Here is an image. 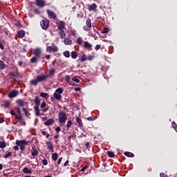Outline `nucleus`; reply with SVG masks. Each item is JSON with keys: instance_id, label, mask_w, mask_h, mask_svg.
<instances>
[{"instance_id": "69168bd1", "label": "nucleus", "mask_w": 177, "mask_h": 177, "mask_svg": "<svg viewBox=\"0 0 177 177\" xmlns=\"http://www.w3.org/2000/svg\"><path fill=\"white\" fill-rule=\"evenodd\" d=\"M86 147L87 149H90V144L88 142L86 143Z\"/></svg>"}, {"instance_id": "ddd939ff", "label": "nucleus", "mask_w": 177, "mask_h": 177, "mask_svg": "<svg viewBox=\"0 0 177 177\" xmlns=\"http://www.w3.org/2000/svg\"><path fill=\"white\" fill-rule=\"evenodd\" d=\"M54 123H55V120L53 119L50 118L44 122V125L49 127V126L53 125Z\"/></svg>"}, {"instance_id": "2eb2a0df", "label": "nucleus", "mask_w": 177, "mask_h": 177, "mask_svg": "<svg viewBox=\"0 0 177 177\" xmlns=\"http://www.w3.org/2000/svg\"><path fill=\"white\" fill-rule=\"evenodd\" d=\"M97 8V6L95 3H93L92 5H89L88 7V10L89 11H95Z\"/></svg>"}, {"instance_id": "c756f323", "label": "nucleus", "mask_w": 177, "mask_h": 177, "mask_svg": "<svg viewBox=\"0 0 177 177\" xmlns=\"http://www.w3.org/2000/svg\"><path fill=\"white\" fill-rule=\"evenodd\" d=\"M107 155L109 158H111L115 157V153L113 151H107Z\"/></svg>"}, {"instance_id": "0eeeda50", "label": "nucleus", "mask_w": 177, "mask_h": 177, "mask_svg": "<svg viewBox=\"0 0 177 177\" xmlns=\"http://www.w3.org/2000/svg\"><path fill=\"white\" fill-rule=\"evenodd\" d=\"M9 75L12 78H22V76L19 73V71H18L17 68H16V71L15 72H10L9 73Z\"/></svg>"}, {"instance_id": "bf43d9fd", "label": "nucleus", "mask_w": 177, "mask_h": 177, "mask_svg": "<svg viewBox=\"0 0 177 177\" xmlns=\"http://www.w3.org/2000/svg\"><path fill=\"white\" fill-rule=\"evenodd\" d=\"M56 131L57 132V134H58L59 132L61 131V127H57L56 128Z\"/></svg>"}, {"instance_id": "4be33fe9", "label": "nucleus", "mask_w": 177, "mask_h": 177, "mask_svg": "<svg viewBox=\"0 0 177 177\" xmlns=\"http://www.w3.org/2000/svg\"><path fill=\"white\" fill-rule=\"evenodd\" d=\"M124 156H126L128 158H134L135 157L134 154L129 151H125Z\"/></svg>"}, {"instance_id": "ea45409f", "label": "nucleus", "mask_w": 177, "mask_h": 177, "mask_svg": "<svg viewBox=\"0 0 177 177\" xmlns=\"http://www.w3.org/2000/svg\"><path fill=\"white\" fill-rule=\"evenodd\" d=\"M109 32V28L105 27L102 30V33L104 34V33H108Z\"/></svg>"}, {"instance_id": "603ef678", "label": "nucleus", "mask_w": 177, "mask_h": 177, "mask_svg": "<svg viewBox=\"0 0 177 177\" xmlns=\"http://www.w3.org/2000/svg\"><path fill=\"white\" fill-rule=\"evenodd\" d=\"M66 82H70L71 77L69 75L66 76Z\"/></svg>"}, {"instance_id": "58836bf2", "label": "nucleus", "mask_w": 177, "mask_h": 177, "mask_svg": "<svg viewBox=\"0 0 177 177\" xmlns=\"http://www.w3.org/2000/svg\"><path fill=\"white\" fill-rule=\"evenodd\" d=\"M39 152L37 149H34V151L31 153V156L35 157L38 155Z\"/></svg>"}, {"instance_id": "f704fd0d", "label": "nucleus", "mask_w": 177, "mask_h": 177, "mask_svg": "<svg viewBox=\"0 0 177 177\" xmlns=\"http://www.w3.org/2000/svg\"><path fill=\"white\" fill-rule=\"evenodd\" d=\"M57 158H58V154H57V153H54L52 155V159H53V160L56 161V160H57Z\"/></svg>"}, {"instance_id": "864d4df0", "label": "nucleus", "mask_w": 177, "mask_h": 177, "mask_svg": "<svg viewBox=\"0 0 177 177\" xmlns=\"http://www.w3.org/2000/svg\"><path fill=\"white\" fill-rule=\"evenodd\" d=\"M15 26L18 27L19 28H22L23 25H21L20 23L15 24Z\"/></svg>"}, {"instance_id": "9d476101", "label": "nucleus", "mask_w": 177, "mask_h": 177, "mask_svg": "<svg viewBox=\"0 0 177 177\" xmlns=\"http://www.w3.org/2000/svg\"><path fill=\"white\" fill-rule=\"evenodd\" d=\"M41 108L42 109V112L44 113H46L49 109V106L46 104L45 102H42V104H41Z\"/></svg>"}, {"instance_id": "6e6552de", "label": "nucleus", "mask_w": 177, "mask_h": 177, "mask_svg": "<svg viewBox=\"0 0 177 177\" xmlns=\"http://www.w3.org/2000/svg\"><path fill=\"white\" fill-rule=\"evenodd\" d=\"M33 55L36 57H39L40 59V56L41 55V50L40 48H37L33 50Z\"/></svg>"}, {"instance_id": "a878e982", "label": "nucleus", "mask_w": 177, "mask_h": 177, "mask_svg": "<svg viewBox=\"0 0 177 177\" xmlns=\"http://www.w3.org/2000/svg\"><path fill=\"white\" fill-rule=\"evenodd\" d=\"M23 172L24 174H32V171L30 169H29L28 167H24L23 169Z\"/></svg>"}, {"instance_id": "20e7f679", "label": "nucleus", "mask_w": 177, "mask_h": 177, "mask_svg": "<svg viewBox=\"0 0 177 177\" xmlns=\"http://www.w3.org/2000/svg\"><path fill=\"white\" fill-rule=\"evenodd\" d=\"M63 92L64 89L62 87L57 88L53 93V97L57 101L61 100L62 97V93H63Z\"/></svg>"}, {"instance_id": "e433bc0d", "label": "nucleus", "mask_w": 177, "mask_h": 177, "mask_svg": "<svg viewBox=\"0 0 177 177\" xmlns=\"http://www.w3.org/2000/svg\"><path fill=\"white\" fill-rule=\"evenodd\" d=\"M15 119H17L19 122H21L22 121L21 114L16 115Z\"/></svg>"}, {"instance_id": "e2e57ef3", "label": "nucleus", "mask_w": 177, "mask_h": 177, "mask_svg": "<svg viewBox=\"0 0 177 177\" xmlns=\"http://www.w3.org/2000/svg\"><path fill=\"white\" fill-rule=\"evenodd\" d=\"M13 150L18 151L19 150V147L17 145V146H14L13 147Z\"/></svg>"}, {"instance_id": "338daca9", "label": "nucleus", "mask_w": 177, "mask_h": 177, "mask_svg": "<svg viewBox=\"0 0 177 177\" xmlns=\"http://www.w3.org/2000/svg\"><path fill=\"white\" fill-rule=\"evenodd\" d=\"M83 28L85 31H87V32L90 30V29L88 28H87L86 26H84Z\"/></svg>"}, {"instance_id": "b1692460", "label": "nucleus", "mask_w": 177, "mask_h": 177, "mask_svg": "<svg viewBox=\"0 0 177 177\" xmlns=\"http://www.w3.org/2000/svg\"><path fill=\"white\" fill-rule=\"evenodd\" d=\"M46 145H47L48 149H49V150H50V151L53 150V144H52L50 141L47 142L46 143Z\"/></svg>"}, {"instance_id": "13d9d810", "label": "nucleus", "mask_w": 177, "mask_h": 177, "mask_svg": "<svg viewBox=\"0 0 177 177\" xmlns=\"http://www.w3.org/2000/svg\"><path fill=\"white\" fill-rule=\"evenodd\" d=\"M160 177H169V176H167V174H164V173H161L160 174Z\"/></svg>"}, {"instance_id": "dca6fc26", "label": "nucleus", "mask_w": 177, "mask_h": 177, "mask_svg": "<svg viewBox=\"0 0 177 177\" xmlns=\"http://www.w3.org/2000/svg\"><path fill=\"white\" fill-rule=\"evenodd\" d=\"M47 14L53 19H55L57 17L56 14L52 10H47Z\"/></svg>"}, {"instance_id": "c03bdc74", "label": "nucleus", "mask_w": 177, "mask_h": 177, "mask_svg": "<svg viewBox=\"0 0 177 177\" xmlns=\"http://www.w3.org/2000/svg\"><path fill=\"white\" fill-rule=\"evenodd\" d=\"M3 44H4V41H1L0 39V48L1 49L3 50L4 49V46H3Z\"/></svg>"}, {"instance_id": "680f3d73", "label": "nucleus", "mask_w": 177, "mask_h": 177, "mask_svg": "<svg viewBox=\"0 0 177 177\" xmlns=\"http://www.w3.org/2000/svg\"><path fill=\"white\" fill-rule=\"evenodd\" d=\"M87 168V166H85L84 167L82 168V169L80 170L81 172H84Z\"/></svg>"}, {"instance_id": "7ed1b4c3", "label": "nucleus", "mask_w": 177, "mask_h": 177, "mask_svg": "<svg viewBox=\"0 0 177 177\" xmlns=\"http://www.w3.org/2000/svg\"><path fill=\"white\" fill-rule=\"evenodd\" d=\"M28 144L29 141H27L26 140H17L15 142V145L20 147V151H21V152L25 151V147L26 146H28Z\"/></svg>"}, {"instance_id": "09e8293b", "label": "nucleus", "mask_w": 177, "mask_h": 177, "mask_svg": "<svg viewBox=\"0 0 177 177\" xmlns=\"http://www.w3.org/2000/svg\"><path fill=\"white\" fill-rule=\"evenodd\" d=\"M42 164H43L44 166H46V165H48V161H47V160H46V159H44V160H42Z\"/></svg>"}, {"instance_id": "a211bd4d", "label": "nucleus", "mask_w": 177, "mask_h": 177, "mask_svg": "<svg viewBox=\"0 0 177 177\" xmlns=\"http://www.w3.org/2000/svg\"><path fill=\"white\" fill-rule=\"evenodd\" d=\"M76 122H77V123L78 124L80 128H83V127H84L82 121V120L80 119V118L76 117Z\"/></svg>"}, {"instance_id": "cd10ccee", "label": "nucleus", "mask_w": 177, "mask_h": 177, "mask_svg": "<svg viewBox=\"0 0 177 177\" xmlns=\"http://www.w3.org/2000/svg\"><path fill=\"white\" fill-rule=\"evenodd\" d=\"M40 96H41V97H44V99H48L49 97V95L47 93H40Z\"/></svg>"}, {"instance_id": "a19ab883", "label": "nucleus", "mask_w": 177, "mask_h": 177, "mask_svg": "<svg viewBox=\"0 0 177 177\" xmlns=\"http://www.w3.org/2000/svg\"><path fill=\"white\" fill-rule=\"evenodd\" d=\"M83 43L82 39L81 37H78L77 39V44L81 45Z\"/></svg>"}, {"instance_id": "412c9836", "label": "nucleus", "mask_w": 177, "mask_h": 177, "mask_svg": "<svg viewBox=\"0 0 177 177\" xmlns=\"http://www.w3.org/2000/svg\"><path fill=\"white\" fill-rule=\"evenodd\" d=\"M34 109L35 111L36 116L39 117L40 115V111L38 106H35Z\"/></svg>"}, {"instance_id": "774afa93", "label": "nucleus", "mask_w": 177, "mask_h": 177, "mask_svg": "<svg viewBox=\"0 0 177 177\" xmlns=\"http://www.w3.org/2000/svg\"><path fill=\"white\" fill-rule=\"evenodd\" d=\"M100 47H101V46L100 45H97L96 46H95V50H99L100 48Z\"/></svg>"}, {"instance_id": "393cba45", "label": "nucleus", "mask_w": 177, "mask_h": 177, "mask_svg": "<svg viewBox=\"0 0 177 177\" xmlns=\"http://www.w3.org/2000/svg\"><path fill=\"white\" fill-rule=\"evenodd\" d=\"M40 99L39 97L36 96L35 98V104H36V106H39L40 105Z\"/></svg>"}, {"instance_id": "6e6d98bb", "label": "nucleus", "mask_w": 177, "mask_h": 177, "mask_svg": "<svg viewBox=\"0 0 177 177\" xmlns=\"http://www.w3.org/2000/svg\"><path fill=\"white\" fill-rule=\"evenodd\" d=\"M93 55H88L87 57V60L91 61V60H93Z\"/></svg>"}, {"instance_id": "37998d69", "label": "nucleus", "mask_w": 177, "mask_h": 177, "mask_svg": "<svg viewBox=\"0 0 177 177\" xmlns=\"http://www.w3.org/2000/svg\"><path fill=\"white\" fill-rule=\"evenodd\" d=\"M86 120L88 121H94L95 120V118L94 116H90L86 118Z\"/></svg>"}, {"instance_id": "4468645a", "label": "nucleus", "mask_w": 177, "mask_h": 177, "mask_svg": "<svg viewBox=\"0 0 177 177\" xmlns=\"http://www.w3.org/2000/svg\"><path fill=\"white\" fill-rule=\"evenodd\" d=\"M84 48H86V49H88V50H93L92 44H91L88 41L84 42Z\"/></svg>"}, {"instance_id": "423d86ee", "label": "nucleus", "mask_w": 177, "mask_h": 177, "mask_svg": "<svg viewBox=\"0 0 177 177\" xmlns=\"http://www.w3.org/2000/svg\"><path fill=\"white\" fill-rule=\"evenodd\" d=\"M49 23L50 21L48 19H44L41 21L40 24L44 30H46L48 28Z\"/></svg>"}, {"instance_id": "f03ea898", "label": "nucleus", "mask_w": 177, "mask_h": 177, "mask_svg": "<svg viewBox=\"0 0 177 177\" xmlns=\"http://www.w3.org/2000/svg\"><path fill=\"white\" fill-rule=\"evenodd\" d=\"M15 102L19 107H22V111L24 112L26 117H28L30 115V113L27 109L28 107V102H24V100L21 99L17 100Z\"/></svg>"}, {"instance_id": "72a5a7b5", "label": "nucleus", "mask_w": 177, "mask_h": 177, "mask_svg": "<svg viewBox=\"0 0 177 177\" xmlns=\"http://www.w3.org/2000/svg\"><path fill=\"white\" fill-rule=\"evenodd\" d=\"M5 66V63L3 61L0 60V70H4Z\"/></svg>"}, {"instance_id": "a18cd8bd", "label": "nucleus", "mask_w": 177, "mask_h": 177, "mask_svg": "<svg viewBox=\"0 0 177 177\" xmlns=\"http://www.w3.org/2000/svg\"><path fill=\"white\" fill-rule=\"evenodd\" d=\"M72 81H74V82H77V84H79L80 82V80L76 77H73Z\"/></svg>"}, {"instance_id": "3c124183", "label": "nucleus", "mask_w": 177, "mask_h": 177, "mask_svg": "<svg viewBox=\"0 0 177 177\" xmlns=\"http://www.w3.org/2000/svg\"><path fill=\"white\" fill-rule=\"evenodd\" d=\"M10 113L12 116H17V114L15 113L14 110H10Z\"/></svg>"}, {"instance_id": "5fc2aeb1", "label": "nucleus", "mask_w": 177, "mask_h": 177, "mask_svg": "<svg viewBox=\"0 0 177 177\" xmlns=\"http://www.w3.org/2000/svg\"><path fill=\"white\" fill-rule=\"evenodd\" d=\"M16 109H17V112L18 115H21V112L20 108L17 107Z\"/></svg>"}, {"instance_id": "39448f33", "label": "nucleus", "mask_w": 177, "mask_h": 177, "mask_svg": "<svg viewBox=\"0 0 177 177\" xmlns=\"http://www.w3.org/2000/svg\"><path fill=\"white\" fill-rule=\"evenodd\" d=\"M58 120L60 124H64L67 120V114L64 111H59L58 114Z\"/></svg>"}, {"instance_id": "1a4fd4ad", "label": "nucleus", "mask_w": 177, "mask_h": 177, "mask_svg": "<svg viewBox=\"0 0 177 177\" xmlns=\"http://www.w3.org/2000/svg\"><path fill=\"white\" fill-rule=\"evenodd\" d=\"M17 95H19V91L17 90H13L9 93L8 97L10 99H12L13 97H16Z\"/></svg>"}, {"instance_id": "052dcab7", "label": "nucleus", "mask_w": 177, "mask_h": 177, "mask_svg": "<svg viewBox=\"0 0 177 177\" xmlns=\"http://www.w3.org/2000/svg\"><path fill=\"white\" fill-rule=\"evenodd\" d=\"M74 91H76V92H80V91H81V88L80 87H76L74 88Z\"/></svg>"}, {"instance_id": "c9c22d12", "label": "nucleus", "mask_w": 177, "mask_h": 177, "mask_svg": "<svg viewBox=\"0 0 177 177\" xmlns=\"http://www.w3.org/2000/svg\"><path fill=\"white\" fill-rule=\"evenodd\" d=\"M73 125V122L71 120H68L66 124L67 130Z\"/></svg>"}, {"instance_id": "f257e3e1", "label": "nucleus", "mask_w": 177, "mask_h": 177, "mask_svg": "<svg viewBox=\"0 0 177 177\" xmlns=\"http://www.w3.org/2000/svg\"><path fill=\"white\" fill-rule=\"evenodd\" d=\"M55 69L52 68L49 71L48 75L42 74L40 75H37L36 77V79H33L30 81V85H33V86H36L37 84L40 82H44V81H47L48 78H52V77L54 75V74H55Z\"/></svg>"}, {"instance_id": "f8f14e48", "label": "nucleus", "mask_w": 177, "mask_h": 177, "mask_svg": "<svg viewBox=\"0 0 177 177\" xmlns=\"http://www.w3.org/2000/svg\"><path fill=\"white\" fill-rule=\"evenodd\" d=\"M46 50L48 53H50L52 51L57 52L58 50V48L57 46H54V47L48 46L46 48Z\"/></svg>"}, {"instance_id": "79ce46f5", "label": "nucleus", "mask_w": 177, "mask_h": 177, "mask_svg": "<svg viewBox=\"0 0 177 177\" xmlns=\"http://www.w3.org/2000/svg\"><path fill=\"white\" fill-rule=\"evenodd\" d=\"M86 60H87V57L86 55H82V58H81V62L82 63H84V62H86Z\"/></svg>"}, {"instance_id": "0e129e2a", "label": "nucleus", "mask_w": 177, "mask_h": 177, "mask_svg": "<svg viewBox=\"0 0 177 177\" xmlns=\"http://www.w3.org/2000/svg\"><path fill=\"white\" fill-rule=\"evenodd\" d=\"M62 161V158H60L59 160H58V162H57V165H59L61 164Z\"/></svg>"}, {"instance_id": "4d7b16f0", "label": "nucleus", "mask_w": 177, "mask_h": 177, "mask_svg": "<svg viewBox=\"0 0 177 177\" xmlns=\"http://www.w3.org/2000/svg\"><path fill=\"white\" fill-rule=\"evenodd\" d=\"M19 123L21 126H24V127L26 126V122L25 121H23V120L19 121Z\"/></svg>"}, {"instance_id": "de8ad7c7", "label": "nucleus", "mask_w": 177, "mask_h": 177, "mask_svg": "<svg viewBox=\"0 0 177 177\" xmlns=\"http://www.w3.org/2000/svg\"><path fill=\"white\" fill-rule=\"evenodd\" d=\"M12 156V152H8L7 154L5 155V158H8L11 157Z\"/></svg>"}, {"instance_id": "bb28decb", "label": "nucleus", "mask_w": 177, "mask_h": 177, "mask_svg": "<svg viewBox=\"0 0 177 177\" xmlns=\"http://www.w3.org/2000/svg\"><path fill=\"white\" fill-rule=\"evenodd\" d=\"M77 56H78V54H77V53L76 51H72L71 52V57H72V59H77Z\"/></svg>"}, {"instance_id": "9b49d317", "label": "nucleus", "mask_w": 177, "mask_h": 177, "mask_svg": "<svg viewBox=\"0 0 177 177\" xmlns=\"http://www.w3.org/2000/svg\"><path fill=\"white\" fill-rule=\"evenodd\" d=\"M36 5L39 7L43 8L46 6V3L44 0H36Z\"/></svg>"}, {"instance_id": "4c0bfd02", "label": "nucleus", "mask_w": 177, "mask_h": 177, "mask_svg": "<svg viewBox=\"0 0 177 177\" xmlns=\"http://www.w3.org/2000/svg\"><path fill=\"white\" fill-rule=\"evenodd\" d=\"M64 56H65V57H70V52L68 50H66L63 53Z\"/></svg>"}, {"instance_id": "6ab92c4d", "label": "nucleus", "mask_w": 177, "mask_h": 177, "mask_svg": "<svg viewBox=\"0 0 177 177\" xmlns=\"http://www.w3.org/2000/svg\"><path fill=\"white\" fill-rule=\"evenodd\" d=\"M38 59H39V57L33 56L32 57L30 58V62L32 64H34V63L37 64Z\"/></svg>"}, {"instance_id": "49530a36", "label": "nucleus", "mask_w": 177, "mask_h": 177, "mask_svg": "<svg viewBox=\"0 0 177 177\" xmlns=\"http://www.w3.org/2000/svg\"><path fill=\"white\" fill-rule=\"evenodd\" d=\"M33 12L37 14V15H39L40 14V11L37 9V8H34L33 9Z\"/></svg>"}, {"instance_id": "aec40b11", "label": "nucleus", "mask_w": 177, "mask_h": 177, "mask_svg": "<svg viewBox=\"0 0 177 177\" xmlns=\"http://www.w3.org/2000/svg\"><path fill=\"white\" fill-rule=\"evenodd\" d=\"M64 43L66 45H71L72 44V40L69 38H65L64 40Z\"/></svg>"}, {"instance_id": "473e14b6", "label": "nucleus", "mask_w": 177, "mask_h": 177, "mask_svg": "<svg viewBox=\"0 0 177 177\" xmlns=\"http://www.w3.org/2000/svg\"><path fill=\"white\" fill-rule=\"evenodd\" d=\"M86 24L88 28H91V19H88L86 21Z\"/></svg>"}, {"instance_id": "c85d7f7f", "label": "nucleus", "mask_w": 177, "mask_h": 177, "mask_svg": "<svg viewBox=\"0 0 177 177\" xmlns=\"http://www.w3.org/2000/svg\"><path fill=\"white\" fill-rule=\"evenodd\" d=\"M6 147V142L4 141L0 142V149H5Z\"/></svg>"}, {"instance_id": "7c9ffc66", "label": "nucleus", "mask_w": 177, "mask_h": 177, "mask_svg": "<svg viewBox=\"0 0 177 177\" xmlns=\"http://www.w3.org/2000/svg\"><path fill=\"white\" fill-rule=\"evenodd\" d=\"M10 106V103L9 101H5V102H4V104H3V106L5 109L8 108Z\"/></svg>"}, {"instance_id": "5701e85b", "label": "nucleus", "mask_w": 177, "mask_h": 177, "mask_svg": "<svg viewBox=\"0 0 177 177\" xmlns=\"http://www.w3.org/2000/svg\"><path fill=\"white\" fill-rule=\"evenodd\" d=\"M17 35L19 38H23L25 36V31L23 30L21 31H19L17 32Z\"/></svg>"}, {"instance_id": "f3484780", "label": "nucleus", "mask_w": 177, "mask_h": 177, "mask_svg": "<svg viewBox=\"0 0 177 177\" xmlns=\"http://www.w3.org/2000/svg\"><path fill=\"white\" fill-rule=\"evenodd\" d=\"M66 24L64 21H59L58 29L62 30L65 28Z\"/></svg>"}, {"instance_id": "8fccbe9b", "label": "nucleus", "mask_w": 177, "mask_h": 177, "mask_svg": "<svg viewBox=\"0 0 177 177\" xmlns=\"http://www.w3.org/2000/svg\"><path fill=\"white\" fill-rule=\"evenodd\" d=\"M171 124H172V126H173V127H174V130L177 128V124H176V123L174 122V121H173L172 122H171Z\"/></svg>"}, {"instance_id": "2f4dec72", "label": "nucleus", "mask_w": 177, "mask_h": 177, "mask_svg": "<svg viewBox=\"0 0 177 177\" xmlns=\"http://www.w3.org/2000/svg\"><path fill=\"white\" fill-rule=\"evenodd\" d=\"M59 34L62 39H64L66 37V33L63 30H60Z\"/></svg>"}]
</instances>
